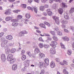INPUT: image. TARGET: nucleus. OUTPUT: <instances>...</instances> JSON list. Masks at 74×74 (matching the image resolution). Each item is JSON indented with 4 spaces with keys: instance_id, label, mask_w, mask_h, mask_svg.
Listing matches in <instances>:
<instances>
[{
    "instance_id": "16",
    "label": "nucleus",
    "mask_w": 74,
    "mask_h": 74,
    "mask_svg": "<svg viewBox=\"0 0 74 74\" xmlns=\"http://www.w3.org/2000/svg\"><path fill=\"white\" fill-rule=\"evenodd\" d=\"M18 25V23H17L13 22L12 24V26L14 27H16Z\"/></svg>"
},
{
    "instance_id": "28",
    "label": "nucleus",
    "mask_w": 74,
    "mask_h": 74,
    "mask_svg": "<svg viewBox=\"0 0 74 74\" xmlns=\"http://www.w3.org/2000/svg\"><path fill=\"white\" fill-rule=\"evenodd\" d=\"M52 8L53 10H55L56 8V4L55 3L52 6Z\"/></svg>"
},
{
    "instance_id": "52",
    "label": "nucleus",
    "mask_w": 74,
    "mask_h": 74,
    "mask_svg": "<svg viewBox=\"0 0 74 74\" xmlns=\"http://www.w3.org/2000/svg\"><path fill=\"white\" fill-rule=\"evenodd\" d=\"M26 70V68L25 67H24V68L22 69L21 70L22 71H24Z\"/></svg>"
},
{
    "instance_id": "11",
    "label": "nucleus",
    "mask_w": 74,
    "mask_h": 74,
    "mask_svg": "<svg viewBox=\"0 0 74 74\" xmlns=\"http://www.w3.org/2000/svg\"><path fill=\"white\" fill-rule=\"evenodd\" d=\"M12 70L14 71L17 69V65L16 64H14L13 65L12 67Z\"/></svg>"
},
{
    "instance_id": "54",
    "label": "nucleus",
    "mask_w": 74,
    "mask_h": 74,
    "mask_svg": "<svg viewBox=\"0 0 74 74\" xmlns=\"http://www.w3.org/2000/svg\"><path fill=\"white\" fill-rule=\"evenodd\" d=\"M71 29L72 30L73 32H74V27L73 26H71L70 27Z\"/></svg>"
},
{
    "instance_id": "9",
    "label": "nucleus",
    "mask_w": 74,
    "mask_h": 74,
    "mask_svg": "<svg viewBox=\"0 0 74 74\" xmlns=\"http://www.w3.org/2000/svg\"><path fill=\"white\" fill-rule=\"evenodd\" d=\"M58 44V43H57L55 41H52L51 42V44H50V45L52 47L54 46V48L56 47V45Z\"/></svg>"
},
{
    "instance_id": "4",
    "label": "nucleus",
    "mask_w": 74,
    "mask_h": 74,
    "mask_svg": "<svg viewBox=\"0 0 74 74\" xmlns=\"http://www.w3.org/2000/svg\"><path fill=\"white\" fill-rule=\"evenodd\" d=\"M1 60L3 62H4L5 61L6 58H5V54H2L1 56Z\"/></svg>"
},
{
    "instance_id": "40",
    "label": "nucleus",
    "mask_w": 74,
    "mask_h": 74,
    "mask_svg": "<svg viewBox=\"0 0 74 74\" xmlns=\"http://www.w3.org/2000/svg\"><path fill=\"white\" fill-rule=\"evenodd\" d=\"M61 46V47L63 49H65V46L63 44V43H60Z\"/></svg>"
},
{
    "instance_id": "30",
    "label": "nucleus",
    "mask_w": 74,
    "mask_h": 74,
    "mask_svg": "<svg viewBox=\"0 0 74 74\" xmlns=\"http://www.w3.org/2000/svg\"><path fill=\"white\" fill-rule=\"evenodd\" d=\"M21 6L23 8H26V5L25 4H22L21 5Z\"/></svg>"
},
{
    "instance_id": "50",
    "label": "nucleus",
    "mask_w": 74,
    "mask_h": 74,
    "mask_svg": "<svg viewBox=\"0 0 74 74\" xmlns=\"http://www.w3.org/2000/svg\"><path fill=\"white\" fill-rule=\"evenodd\" d=\"M63 62L64 64H65L66 65H67V62L65 60H64L63 61Z\"/></svg>"
},
{
    "instance_id": "45",
    "label": "nucleus",
    "mask_w": 74,
    "mask_h": 74,
    "mask_svg": "<svg viewBox=\"0 0 74 74\" xmlns=\"http://www.w3.org/2000/svg\"><path fill=\"white\" fill-rule=\"evenodd\" d=\"M27 53L29 56H32V54H31V53H30V52L28 51L27 52Z\"/></svg>"
},
{
    "instance_id": "31",
    "label": "nucleus",
    "mask_w": 74,
    "mask_h": 74,
    "mask_svg": "<svg viewBox=\"0 0 74 74\" xmlns=\"http://www.w3.org/2000/svg\"><path fill=\"white\" fill-rule=\"evenodd\" d=\"M40 26V27H43V28H45V29L46 28H45V25L43 24H40L39 25Z\"/></svg>"
},
{
    "instance_id": "42",
    "label": "nucleus",
    "mask_w": 74,
    "mask_h": 74,
    "mask_svg": "<svg viewBox=\"0 0 74 74\" xmlns=\"http://www.w3.org/2000/svg\"><path fill=\"white\" fill-rule=\"evenodd\" d=\"M39 45V47L40 48H43V47H44L43 44L42 43H40Z\"/></svg>"
},
{
    "instance_id": "44",
    "label": "nucleus",
    "mask_w": 74,
    "mask_h": 74,
    "mask_svg": "<svg viewBox=\"0 0 74 74\" xmlns=\"http://www.w3.org/2000/svg\"><path fill=\"white\" fill-rule=\"evenodd\" d=\"M47 14L49 16H51V15H52V12L51 11L48 12Z\"/></svg>"
},
{
    "instance_id": "61",
    "label": "nucleus",
    "mask_w": 74,
    "mask_h": 74,
    "mask_svg": "<svg viewBox=\"0 0 74 74\" xmlns=\"http://www.w3.org/2000/svg\"><path fill=\"white\" fill-rule=\"evenodd\" d=\"M33 0H28V2L29 3H31Z\"/></svg>"
},
{
    "instance_id": "38",
    "label": "nucleus",
    "mask_w": 74,
    "mask_h": 74,
    "mask_svg": "<svg viewBox=\"0 0 74 74\" xmlns=\"http://www.w3.org/2000/svg\"><path fill=\"white\" fill-rule=\"evenodd\" d=\"M53 40H55V41H58V38L55 36H53Z\"/></svg>"
},
{
    "instance_id": "62",
    "label": "nucleus",
    "mask_w": 74,
    "mask_h": 74,
    "mask_svg": "<svg viewBox=\"0 0 74 74\" xmlns=\"http://www.w3.org/2000/svg\"><path fill=\"white\" fill-rule=\"evenodd\" d=\"M35 2H36V3H38L39 2L40 0H34Z\"/></svg>"
},
{
    "instance_id": "5",
    "label": "nucleus",
    "mask_w": 74,
    "mask_h": 74,
    "mask_svg": "<svg viewBox=\"0 0 74 74\" xmlns=\"http://www.w3.org/2000/svg\"><path fill=\"white\" fill-rule=\"evenodd\" d=\"M50 52L51 54H53V55L55 54V53H56L55 49L53 48H51L50 49Z\"/></svg>"
},
{
    "instance_id": "33",
    "label": "nucleus",
    "mask_w": 74,
    "mask_h": 74,
    "mask_svg": "<svg viewBox=\"0 0 74 74\" xmlns=\"http://www.w3.org/2000/svg\"><path fill=\"white\" fill-rule=\"evenodd\" d=\"M74 11V8H71V10L69 11V12L70 13H71V14L73 13V12Z\"/></svg>"
},
{
    "instance_id": "46",
    "label": "nucleus",
    "mask_w": 74,
    "mask_h": 74,
    "mask_svg": "<svg viewBox=\"0 0 74 74\" xmlns=\"http://www.w3.org/2000/svg\"><path fill=\"white\" fill-rule=\"evenodd\" d=\"M72 53V52L71 51H70L69 50L68 51L67 53L69 55H71V54Z\"/></svg>"
},
{
    "instance_id": "2",
    "label": "nucleus",
    "mask_w": 74,
    "mask_h": 74,
    "mask_svg": "<svg viewBox=\"0 0 74 74\" xmlns=\"http://www.w3.org/2000/svg\"><path fill=\"white\" fill-rule=\"evenodd\" d=\"M27 9L28 10H31L32 11H33V10H34V12L37 14V8L36 7H32L31 8L30 7H27Z\"/></svg>"
},
{
    "instance_id": "59",
    "label": "nucleus",
    "mask_w": 74,
    "mask_h": 74,
    "mask_svg": "<svg viewBox=\"0 0 74 74\" xmlns=\"http://www.w3.org/2000/svg\"><path fill=\"white\" fill-rule=\"evenodd\" d=\"M3 34L4 33H3V32H1L0 33V37H2V36H3Z\"/></svg>"
},
{
    "instance_id": "51",
    "label": "nucleus",
    "mask_w": 74,
    "mask_h": 74,
    "mask_svg": "<svg viewBox=\"0 0 74 74\" xmlns=\"http://www.w3.org/2000/svg\"><path fill=\"white\" fill-rule=\"evenodd\" d=\"M22 17V16L21 15H18L17 16V18H18V19H21Z\"/></svg>"
},
{
    "instance_id": "57",
    "label": "nucleus",
    "mask_w": 74,
    "mask_h": 74,
    "mask_svg": "<svg viewBox=\"0 0 74 74\" xmlns=\"http://www.w3.org/2000/svg\"><path fill=\"white\" fill-rule=\"evenodd\" d=\"M56 60L57 62H59L60 61V59L59 58H57L56 59Z\"/></svg>"
},
{
    "instance_id": "53",
    "label": "nucleus",
    "mask_w": 74,
    "mask_h": 74,
    "mask_svg": "<svg viewBox=\"0 0 74 74\" xmlns=\"http://www.w3.org/2000/svg\"><path fill=\"white\" fill-rule=\"evenodd\" d=\"M48 0H41V1L42 3H45L46 1H47Z\"/></svg>"
},
{
    "instance_id": "55",
    "label": "nucleus",
    "mask_w": 74,
    "mask_h": 74,
    "mask_svg": "<svg viewBox=\"0 0 74 74\" xmlns=\"http://www.w3.org/2000/svg\"><path fill=\"white\" fill-rule=\"evenodd\" d=\"M50 33L52 34V35H55V32L54 31H51L50 32Z\"/></svg>"
},
{
    "instance_id": "49",
    "label": "nucleus",
    "mask_w": 74,
    "mask_h": 74,
    "mask_svg": "<svg viewBox=\"0 0 74 74\" xmlns=\"http://www.w3.org/2000/svg\"><path fill=\"white\" fill-rule=\"evenodd\" d=\"M6 45L4 43L2 42L1 44V46L2 47H4Z\"/></svg>"
},
{
    "instance_id": "21",
    "label": "nucleus",
    "mask_w": 74,
    "mask_h": 74,
    "mask_svg": "<svg viewBox=\"0 0 74 74\" xmlns=\"http://www.w3.org/2000/svg\"><path fill=\"white\" fill-rule=\"evenodd\" d=\"M58 11L59 14L62 15V13L63 12V9L62 8H60L58 9Z\"/></svg>"
},
{
    "instance_id": "36",
    "label": "nucleus",
    "mask_w": 74,
    "mask_h": 74,
    "mask_svg": "<svg viewBox=\"0 0 74 74\" xmlns=\"http://www.w3.org/2000/svg\"><path fill=\"white\" fill-rule=\"evenodd\" d=\"M44 6H42L40 7V10L41 11H44Z\"/></svg>"
},
{
    "instance_id": "12",
    "label": "nucleus",
    "mask_w": 74,
    "mask_h": 74,
    "mask_svg": "<svg viewBox=\"0 0 74 74\" xmlns=\"http://www.w3.org/2000/svg\"><path fill=\"white\" fill-rule=\"evenodd\" d=\"M34 52L36 54H37L38 53H40V50H39V49L38 47H36L35 49Z\"/></svg>"
},
{
    "instance_id": "6",
    "label": "nucleus",
    "mask_w": 74,
    "mask_h": 74,
    "mask_svg": "<svg viewBox=\"0 0 74 74\" xmlns=\"http://www.w3.org/2000/svg\"><path fill=\"white\" fill-rule=\"evenodd\" d=\"M5 14V15H11V10L10 9H8L4 13Z\"/></svg>"
},
{
    "instance_id": "17",
    "label": "nucleus",
    "mask_w": 74,
    "mask_h": 74,
    "mask_svg": "<svg viewBox=\"0 0 74 74\" xmlns=\"http://www.w3.org/2000/svg\"><path fill=\"white\" fill-rule=\"evenodd\" d=\"M51 68H53L55 67V62H52L51 64Z\"/></svg>"
},
{
    "instance_id": "15",
    "label": "nucleus",
    "mask_w": 74,
    "mask_h": 74,
    "mask_svg": "<svg viewBox=\"0 0 74 74\" xmlns=\"http://www.w3.org/2000/svg\"><path fill=\"white\" fill-rule=\"evenodd\" d=\"M6 38L9 40H11L12 39V36L11 35H9L7 36L6 37Z\"/></svg>"
},
{
    "instance_id": "8",
    "label": "nucleus",
    "mask_w": 74,
    "mask_h": 74,
    "mask_svg": "<svg viewBox=\"0 0 74 74\" xmlns=\"http://www.w3.org/2000/svg\"><path fill=\"white\" fill-rule=\"evenodd\" d=\"M12 57H13V56L12 54H9L7 57V60L8 61H10V59H12Z\"/></svg>"
},
{
    "instance_id": "48",
    "label": "nucleus",
    "mask_w": 74,
    "mask_h": 74,
    "mask_svg": "<svg viewBox=\"0 0 74 74\" xmlns=\"http://www.w3.org/2000/svg\"><path fill=\"white\" fill-rule=\"evenodd\" d=\"M39 41H42V42H44V40L42 37H40L39 38Z\"/></svg>"
},
{
    "instance_id": "47",
    "label": "nucleus",
    "mask_w": 74,
    "mask_h": 74,
    "mask_svg": "<svg viewBox=\"0 0 74 74\" xmlns=\"http://www.w3.org/2000/svg\"><path fill=\"white\" fill-rule=\"evenodd\" d=\"M58 35H59V36H62V32L58 31Z\"/></svg>"
},
{
    "instance_id": "32",
    "label": "nucleus",
    "mask_w": 74,
    "mask_h": 74,
    "mask_svg": "<svg viewBox=\"0 0 74 74\" xmlns=\"http://www.w3.org/2000/svg\"><path fill=\"white\" fill-rule=\"evenodd\" d=\"M49 47V45H48L45 44L44 45V47L45 48H48Z\"/></svg>"
},
{
    "instance_id": "1",
    "label": "nucleus",
    "mask_w": 74,
    "mask_h": 74,
    "mask_svg": "<svg viewBox=\"0 0 74 74\" xmlns=\"http://www.w3.org/2000/svg\"><path fill=\"white\" fill-rule=\"evenodd\" d=\"M53 19L55 20L56 23L59 25V17L56 16H53Z\"/></svg>"
},
{
    "instance_id": "37",
    "label": "nucleus",
    "mask_w": 74,
    "mask_h": 74,
    "mask_svg": "<svg viewBox=\"0 0 74 74\" xmlns=\"http://www.w3.org/2000/svg\"><path fill=\"white\" fill-rule=\"evenodd\" d=\"M19 11H19V10H18L13 11V12H14V13H16V14H18V12Z\"/></svg>"
},
{
    "instance_id": "39",
    "label": "nucleus",
    "mask_w": 74,
    "mask_h": 74,
    "mask_svg": "<svg viewBox=\"0 0 74 74\" xmlns=\"http://www.w3.org/2000/svg\"><path fill=\"white\" fill-rule=\"evenodd\" d=\"M8 41L7 40H3V42L4 43V44H5V45H6L7 44V42H8Z\"/></svg>"
},
{
    "instance_id": "7",
    "label": "nucleus",
    "mask_w": 74,
    "mask_h": 74,
    "mask_svg": "<svg viewBox=\"0 0 74 74\" xmlns=\"http://www.w3.org/2000/svg\"><path fill=\"white\" fill-rule=\"evenodd\" d=\"M24 34H27V32L26 31H22L19 33L20 36H24Z\"/></svg>"
},
{
    "instance_id": "20",
    "label": "nucleus",
    "mask_w": 74,
    "mask_h": 74,
    "mask_svg": "<svg viewBox=\"0 0 74 74\" xmlns=\"http://www.w3.org/2000/svg\"><path fill=\"white\" fill-rule=\"evenodd\" d=\"M45 62L46 65L48 66L49 63V59L48 58H46L45 60Z\"/></svg>"
},
{
    "instance_id": "23",
    "label": "nucleus",
    "mask_w": 74,
    "mask_h": 74,
    "mask_svg": "<svg viewBox=\"0 0 74 74\" xmlns=\"http://www.w3.org/2000/svg\"><path fill=\"white\" fill-rule=\"evenodd\" d=\"M53 0L56 1V2H58L60 0H49V3L50 4H52L53 2Z\"/></svg>"
},
{
    "instance_id": "10",
    "label": "nucleus",
    "mask_w": 74,
    "mask_h": 74,
    "mask_svg": "<svg viewBox=\"0 0 74 74\" xmlns=\"http://www.w3.org/2000/svg\"><path fill=\"white\" fill-rule=\"evenodd\" d=\"M64 16L65 19H70L69 16V15L67 13H65L64 14Z\"/></svg>"
},
{
    "instance_id": "24",
    "label": "nucleus",
    "mask_w": 74,
    "mask_h": 74,
    "mask_svg": "<svg viewBox=\"0 0 74 74\" xmlns=\"http://www.w3.org/2000/svg\"><path fill=\"white\" fill-rule=\"evenodd\" d=\"M62 38L64 41H69V38L67 37H63Z\"/></svg>"
},
{
    "instance_id": "13",
    "label": "nucleus",
    "mask_w": 74,
    "mask_h": 74,
    "mask_svg": "<svg viewBox=\"0 0 74 74\" xmlns=\"http://www.w3.org/2000/svg\"><path fill=\"white\" fill-rule=\"evenodd\" d=\"M16 60L15 58H12L10 60H9L10 64H12L13 63H14L15 62Z\"/></svg>"
},
{
    "instance_id": "43",
    "label": "nucleus",
    "mask_w": 74,
    "mask_h": 74,
    "mask_svg": "<svg viewBox=\"0 0 74 74\" xmlns=\"http://www.w3.org/2000/svg\"><path fill=\"white\" fill-rule=\"evenodd\" d=\"M44 23H45V24L46 25L48 26H50V24L47 22H46L45 21L44 22Z\"/></svg>"
},
{
    "instance_id": "41",
    "label": "nucleus",
    "mask_w": 74,
    "mask_h": 74,
    "mask_svg": "<svg viewBox=\"0 0 74 74\" xmlns=\"http://www.w3.org/2000/svg\"><path fill=\"white\" fill-rule=\"evenodd\" d=\"M42 63L41 62H39V67L41 69V67H42Z\"/></svg>"
},
{
    "instance_id": "3",
    "label": "nucleus",
    "mask_w": 74,
    "mask_h": 74,
    "mask_svg": "<svg viewBox=\"0 0 74 74\" xmlns=\"http://www.w3.org/2000/svg\"><path fill=\"white\" fill-rule=\"evenodd\" d=\"M29 60H26L24 62V64H25V67H28L29 66Z\"/></svg>"
},
{
    "instance_id": "22",
    "label": "nucleus",
    "mask_w": 74,
    "mask_h": 74,
    "mask_svg": "<svg viewBox=\"0 0 74 74\" xmlns=\"http://www.w3.org/2000/svg\"><path fill=\"white\" fill-rule=\"evenodd\" d=\"M25 16L28 19H29L31 16H30V14L29 13H27L25 14Z\"/></svg>"
},
{
    "instance_id": "35",
    "label": "nucleus",
    "mask_w": 74,
    "mask_h": 74,
    "mask_svg": "<svg viewBox=\"0 0 74 74\" xmlns=\"http://www.w3.org/2000/svg\"><path fill=\"white\" fill-rule=\"evenodd\" d=\"M62 7H67V6L66 5L65 3H64V2H62Z\"/></svg>"
},
{
    "instance_id": "27",
    "label": "nucleus",
    "mask_w": 74,
    "mask_h": 74,
    "mask_svg": "<svg viewBox=\"0 0 74 74\" xmlns=\"http://www.w3.org/2000/svg\"><path fill=\"white\" fill-rule=\"evenodd\" d=\"M63 73L64 74H69V72L66 70V69H64L63 70Z\"/></svg>"
},
{
    "instance_id": "18",
    "label": "nucleus",
    "mask_w": 74,
    "mask_h": 74,
    "mask_svg": "<svg viewBox=\"0 0 74 74\" xmlns=\"http://www.w3.org/2000/svg\"><path fill=\"white\" fill-rule=\"evenodd\" d=\"M61 23H62V24H67V23H68V21L65 20H63L61 21Z\"/></svg>"
},
{
    "instance_id": "26",
    "label": "nucleus",
    "mask_w": 74,
    "mask_h": 74,
    "mask_svg": "<svg viewBox=\"0 0 74 74\" xmlns=\"http://www.w3.org/2000/svg\"><path fill=\"white\" fill-rule=\"evenodd\" d=\"M10 49H5V53L7 54H8V53H10Z\"/></svg>"
},
{
    "instance_id": "19",
    "label": "nucleus",
    "mask_w": 74,
    "mask_h": 74,
    "mask_svg": "<svg viewBox=\"0 0 74 74\" xmlns=\"http://www.w3.org/2000/svg\"><path fill=\"white\" fill-rule=\"evenodd\" d=\"M23 23H24L25 24H27V22H29V20L27 19H25L24 20H23L21 21Z\"/></svg>"
},
{
    "instance_id": "64",
    "label": "nucleus",
    "mask_w": 74,
    "mask_h": 74,
    "mask_svg": "<svg viewBox=\"0 0 74 74\" xmlns=\"http://www.w3.org/2000/svg\"><path fill=\"white\" fill-rule=\"evenodd\" d=\"M45 36H50L48 34H44Z\"/></svg>"
},
{
    "instance_id": "58",
    "label": "nucleus",
    "mask_w": 74,
    "mask_h": 74,
    "mask_svg": "<svg viewBox=\"0 0 74 74\" xmlns=\"http://www.w3.org/2000/svg\"><path fill=\"white\" fill-rule=\"evenodd\" d=\"M25 51L24 50H23L22 51H21V54L22 55H23L24 53H25Z\"/></svg>"
},
{
    "instance_id": "63",
    "label": "nucleus",
    "mask_w": 74,
    "mask_h": 74,
    "mask_svg": "<svg viewBox=\"0 0 74 74\" xmlns=\"http://www.w3.org/2000/svg\"><path fill=\"white\" fill-rule=\"evenodd\" d=\"M62 28H66V25H62Z\"/></svg>"
},
{
    "instance_id": "34",
    "label": "nucleus",
    "mask_w": 74,
    "mask_h": 74,
    "mask_svg": "<svg viewBox=\"0 0 74 74\" xmlns=\"http://www.w3.org/2000/svg\"><path fill=\"white\" fill-rule=\"evenodd\" d=\"M26 56L25 55H23V56L22 57L21 59L22 60H25L26 59Z\"/></svg>"
},
{
    "instance_id": "60",
    "label": "nucleus",
    "mask_w": 74,
    "mask_h": 74,
    "mask_svg": "<svg viewBox=\"0 0 74 74\" xmlns=\"http://www.w3.org/2000/svg\"><path fill=\"white\" fill-rule=\"evenodd\" d=\"M44 7H45V8H48L49 5H45L44 6Z\"/></svg>"
},
{
    "instance_id": "29",
    "label": "nucleus",
    "mask_w": 74,
    "mask_h": 74,
    "mask_svg": "<svg viewBox=\"0 0 74 74\" xmlns=\"http://www.w3.org/2000/svg\"><path fill=\"white\" fill-rule=\"evenodd\" d=\"M16 50L15 49L12 48L10 51L11 53H14Z\"/></svg>"
},
{
    "instance_id": "25",
    "label": "nucleus",
    "mask_w": 74,
    "mask_h": 74,
    "mask_svg": "<svg viewBox=\"0 0 74 74\" xmlns=\"http://www.w3.org/2000/svg\"><path fill=\"white\" fill-rule=\"evenodd\" d=\"M12 18L11 17H7L6 18L5 20L6 21H10L11 19H12Z\"/></svg>"
},
{
    "instance_id": "56",
    "label": "nucleus",
    "mask_w": 74,
    "mask_h": 74,
    "mask_svg": "<svg viewBox=\"0 0 74 74\" xmlns=\"http://www.w3.org/2000/svg\"><path fill=\"white\" fill-rule=\"evenodd\" d=\"M44 74V70L43 69L41 71V72L40 73V74Z\"/></svg>"
},
{
    "instance_id": "14",
    "label": "nucleus",
    "mask_w": 74,
    "mask_h": 74,
    "mask_svg": "<svg viewBox=\"0 0 74 74\" xmlns=\"http://www.w3.org/2000/svg\"><path fill=\"white\" fill-rule=\"evenodd\" d=\"M39 56L40 58H41L42 59H43V58H44V57H45V55H44V54L42 53H40L39 54Z\"/></svg>"
}]
</instances>
